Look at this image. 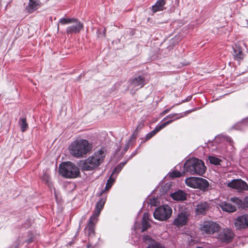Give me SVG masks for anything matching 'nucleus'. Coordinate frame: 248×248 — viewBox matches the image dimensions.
I'll use <instances>...</instances> for the list:
<instances>
[{
	"label": "nucleus",
	"mask_w": 248,
	"mask_h": 248,
	"mask_svg": "<svg viewBox=\"0 0 248 248\" xmlns=\"http://www.w3.org/2000/svg\"><path fill=\"white\" fill-rule=\"evenodd\" d=\"M228 186L235 189L238 192L248 190V185L241 179H234L228 184Z\"/></svg>",
	"instance_id": "nucleus-8"
},
{
	"label": "nucleus",
	"mask_w": 248,
	"mask_h": 248,
	"mask_svg": "<svg viewBox=\"0 0 248 248\" xmlns=\"http://www.w3.org/2000/svg\"><path fill=\"white\" fill-rule=\"evenodd\" d=\"M237 229H245L248 227V215H244L237 217L235 222Z\"/></svg>",
	"instance_id": "nucleus-13"
},
{
	"label": "nucleus",
	"mask_w": 248,
	"mask_h": 248,
	"mask_svg": "<svg viewBox=\"0 0 248 248\" xmlns=\"http://www.w3.org/2000/svg\"><path fill=\"white\" fill-rule=\"evenodd\" d=\"M126 162H121L118 165L120 166L121 168H123L124 166L125 165Z\"/></svg>",
	"instance_id": "nucleus-39"
},
{
	"label": "nucleus",
	"mask_w": 248,
	"mask_h": 248,
	"mask_svg": "<svg viewBox=\"0 0 248 248\" xmlns=\"http://www.w3.org/2000/svg\"><path fill=\"white\" fill-rule=\"evenodd\" d=\"M128 148V145H127V147L125 148V151H126Z\"/></svg>",
	"instance_id": "nucleus-42"
},
{
	"label": "nucleus",
	"mask_w": 248,
	"mask_h": 248,
	"mask_svg": "<svg viewBox=\"0 0 248 248\" xmlns=\"http://www.w3.org/2000/svg\"><path fill=\"white\" fill-rule=\"evenodd\" d=\"M185 183L193 188H199L203 191H207L209 189V182L202 178L190 177L186 179Z\"/></svg>",
	"instance_id": "nucleus-5"
},
{
	"label": "nucleus",
	"mask_w": 248,
	"mask_h": 248,
	"mask_svg": "<svg viewBox=\"0 0 248 248\" xmlns=\"http://www.w3.org/2000/svg\"><path fill=\"white\" fill-rule=\"evenodd\" d=\"M171 214V209L166 205L157 208L154 213V216L155 219L159 220H165L169 218Z\"/></svg>",
	"instance_id": "nucleus-6"
},
{
	"label": "nucleus",
	"mask_w": 248,
	"mask_h": 248,
	"mask_svg": "<svg viewBox=\"0 0 248 248\" xmlns=\"http://www.w3.org/2000/svg\"><path fill=\"white\" fill-rule=\"evenodd\" d=\"M170 177L171 178H177L180 177L182 175L180 172L178 170H174L170 173Z\"/></svg>",
	"instance_id": "nucleus-31"
},
{
	"label": "nucleus",
	"mask_w": 248,
	"mask_h": 248,
	"mask_svg": "<svg viewBox=\"0 0 248 248\" xmlns=\"http://www.w3.org/2000/svg\"><path fill=\"white\" fill-rule=\"evenodd\" d=\"M234 234L232 230L226 228L218 234L217 239L222 242H230L233 238Z\"/></svg>",
	"instance_id": "nucleus-10"
},
{
	"label": "nucleus",
	"mask_w": 248,
	"mask_h": 248,
	"mask_svg": "<svg viewBox=\"0 0 248 248\" xmlns=\"http://www.w3.org/2000/svg\"><path fill=\"white\" fill-rule=\"evenodd\" d=\"M99 216V215H96L95 213H94L90 217L88 223L94 225L97 221V218Z\"/></svg>",
	"instance_id": "nucleus-26"
},
{
	"label": "nucleus",
	"mask_w": 248,
	"mask_h": 248,
	"mask_svg": "<svg viewBox=\"0 0 248 248\" xmlns=\"http://www.w3.org/2000/svg\"><path fill=\"white\" fill-rule=\"evenodd\" d=\"M220 229L219 225L213 221L203 222L200 227V230L202 234H213L217 232Z\"/></svg>",
	"instance_id": "nucleus-7"
},
{
	"label": "nucleus",
	"mask_w": 248,
	"mask_h": 248,
	"mask_svg": "<svg viewBox=\"0 0 248 248\" xmlns=\"http://www.w3.org/2000/svg\"><path fill=\"white\" fill-rule=\"evenodd\" d=\"M243 53L241 50L240 49H234V57L235 59L237 60H241L243 58Z\"/></svg>",
	"instance_id": "nucleus-23"
},
{
	"label": "nucleus",
	"mask_w": 248,
	"mask_h": 248,
	"mask_svg": "<svg viewBox=\"0 0 248 248\" xmlns=\"http://www.w3.org/2000/svg\"><path fill=\"white\" fill-rule=\"evenodd\" d=\"M106 153L100 150L94 153L87 159L81 161L80 166L83 170H92L99 166L103 162Z\"/></svg>",
	"instance_id": "nucleus-1"
},
{
	"label": "nucleus",
	"mask_w": 248,
	"mask_h": 248,
	"mask_svg": "<svg viewBox=\"0 0 248 248\" xmlns=\"http://www.w3.org/2000/svg\"><path fill=\"white\" fill-rule=\"evenodd\" d=\"M185 170L191 175H202L206 170L203 162L196 158L187 160L184 164Z\"/></svg>",
	"instance_id": "nucleus-3"
},
{
	"label": "nucleus",
	"mask_w": 248,
	"mask_h": 248,
	"mask_svg": "<svg viewBox=\"0 0 248 248\" xmlns=\"http://www.w3.org/2000/svg\"><path fill=\"white\" fill-rule=\"evenodd\" d=\"M182 117V116L177 117L176 118H174L173 120H171L168 121L165 123H163L162 124H161L159 125H157V126L158 127V129L160 130L162 129H163V128H164L165 127H166L167 125L170 124L174 120H177Z\"/></svg>",
	"instance_id": "nucleus-27"
},
{
	"label": "nucleus",
	"mask_w": 248,
	"mask_h": 248,
	"mask_svg": "<svg viewBox=\"0 0 248 248\" xmlns=\"http://www.w3.org/2000/svg\"><path fill=\"white\" fill-rule=\"evenodd\" d=\"M31 241H29V243H31Z\"/></svg>",
	"instance_id": "nucleus-43"
},
{
	"label": "nucleus",
	"mask_w": 248,
	"mask_h": 248,
	"mask_svg": "<svg viewBox=\"0 0 248 248\" xmlns=\"http://www.w3.org/2000/svg\"><path fill=\"white\" fill-rule=\"evenodd\" d=\"M219 206L222 210L228 212H233L236 210L235 206L232 205L231 203L226 202H221Z\"/></svg>",
	"instance_id": "nucleus-19"
},
{
	"label": "nucleus",
	"mask_w": 248,
	"mask_h": 248,
	"mask_svg": "<svg viewBox=\"0 0 248 248\" xmlns=\"http://www.w3.org/2000/svg\"><path fill=\"white\" fill-rule=\"evenodd\" d=\"M135 138V137L134 135V134H132V136H131V138Z\"/></svg>",
	"instance_id": "nucleus-41"
},
{
	"label": "nucleus",
	"mask_w": 248,
	"mask_h": 248,
	"mask_svg": "<svg viewBox=\"0 0 248 248\" xmlns=\"http://www.w3.org/2000/svg\"><path fill=\"white\" fill-rule=\"evenodd\" d=\"M122 169L120 167L119 165H118L113 170L111 175L113 176V175L114 173H118L122 170Z\"/></svg>",
	"instance_id": "nucleus-33"
},
{
	"label": "nucleus",
	"mask_w": 248,
	"mask_h": 248,
	"mask_svg": "<svg viewBox=\"0 0 248 248\" xmlns=\"http://www.w3.org/2000/svg\"><path fill=\"white\" fill-rule=\"evenodd\" d=\"M191 96H188V97L187 98V99H186V101H188L189 100H190L191 99Z\"/></svg>",
	"instance_id": "nucleus-40"
},
{
	"label": "nucleus",
	"mask_w": 248,
	"mask_h": 248,
	"mask_svg": "<svg viewBox=\"0 0 248 248\" xmlns=\"http://www.w3.org/2000/svg\"><path fill=\"white\" fill-rule=\"evenodd\" d=\"M166 0H158L155 5L152 6V10L154 13L158 11H163L165 8Z\"/></svg>",
	"instance_id": "nucleus-17"
},
{
	"label": "nucleus",
	"mask_w": 248,
	"mask_h": 248,
	"mask_svg": "<svg viewBox=\"0 0 248 248\" xmlns=\"http://www.w3.org/2000/svg\"><path fill=\"white\" fill-rule=\"evenodd\" d=\"M71 24L72 25L68 26L66 29L67 34H77L83 28V24L76 18Z\"/></svg>",
	"instance_id": "nucleus-11"
},
{
	"label": "nucleus",
	"mask_w": 248,
	"mask_h": 248,
	"mask_svg": "<svg viewBox=\"0 0 248 248\" xmlns=\"http://www.w3.org/2000/svg\"><path fill=\"white\" fill-rule=\"evenodd\" d=\"M69 148L72 155L76 157H81L92 150V146L86 140L79 139L72 142Z\"/></svg>",
	"instance_id": "nucleus-2"
},
{
	"label": "nucleus",
	"mask_w": 248,
	"mask_h": 248,
	"mask_svg": "<svg viewBox=\"0 0 248 248\" xmlns=\"http://www.w3.org/2000/svg\"><path fill=\"white\" fill-rule=\"evenodd\" d=\"M159 131L160 130L158 129V127L156 126L153 131L149 132L146 135L145 137V140H149Z\"/></svg>",
	"instance_id": "nucleus-25"
},
{
	"label": "nucleus",
	"mask_w": 248,
	"mask_h": 248,
	"mask_svg": "<svg viewBox=\"0 0 248 248\" xmlns=\"http://www.w3.org/2000/svg\"><path fill=\"white\" fill-rule=\"evenodd\" d=\"M19 124L20 126L22 132H24L27 129L28 127V124L26 122V119L25 118L19 119Z\"/></svg>",
	"instance_id": "nucleus-22"
},
{
	"label": "nucleus",
	"mask_w": 248,
	"mask_h": 248,
	"mask_svg": "<svg viewBox=\"0 0 248 248\" xmlns=\"http://www.w3.org/2000/svg\"><path fill=\"white\" fill-rule=\"evenodd\" d=\"M43 180L46 183H48L49 182L50 178L48 175L46 174H44L42 177Z\"/></svg>",
	"instance_id": "nucleus-34"
},
{
	"label": "nucleus",
	"mask_w": 248,
	"mask_h": 248,
	"mask_svg": "<svg viewBox=\"0 0 248 248\" xmlns=\"http://www.w3.org/2000/svg\"><path fill=\"white\" fill-rule=\"evenodd\" d=\"M79 173L78 168L70 162L63 163L59 166V173L63 177L75 178L78 175Z\"/></svg>",
	"instance_id": "nucleus-4"
},
{
	"label": "nucleus",
	"mask_w": 248,
	"mask_h": 248,
	"mask_svg": "<svg viewBox=\"0 0 248 248\" xmlns=\"http://www.w3.org/2000/svg\"><path fill=\"white\" fill-rule=\"evenodd\" d=\"M170 109H171V108L165 109V110H164L162 112V114H165L167 113L168 112H169L170 110Z\"/></svg>",
	"instance_id": "nucleus-38"
},
{
	"label": "nucleus",
	"mask_w": 248,
	"mask_h": 248,
	"mask_svg": "<svg viewBox=\"0 0 248 248\" xmlns=\"http://www.w3.org/2000/svg\"><path fill=\"white\" fill-rule=\"evenodd\" d=\"M210 204L206 202H202L196 205L195 212L197 215H205L209 210Z\"/></svg>",
	"instance_id": "nucleus-14"
},
{
	"label": "nucleus",
	"mask_w": 248,
	"mask_h": 248,
	"mask_svg": "<svg viewBox=\"0 0 248 248\" xmlns=\"http://www.w3.org/2000/svg\"><path fill=\"white\" fill-rule=\"evenodd\" d=\"M177 114H171L166 116L164 119H169V118H173L175 116H177Z\"/></svg>",
	"instance_id": "nucleus-37"
},
{
	"label": "nucleus",
	"mask_w": 248,
	"mask_h": 248,
	"mask_svg": "<svg viewBox=\"0 0 248 248\" xmlns=\"http://www.w3.org/2000/svg\"><path fill=\"white\" fill-rule=\"evenodd\" d=\"M230 201L232 202L235 203L238 206H241L243 203L242 201L236 197L231 198Z\"/></svg>",
	"instance_id": "nucleus-30"
},
{
	"label": "nucleus",
	"mask_w": 248,
	"mask_h": 248,
	"mask_svg": "<svg viewBox=\"0 0 248 248\" xmlns=\"http://www.w3.org/2000/svg\"><path fill=\"white\" fill-rule=\"evenodd\" d=\"M150 227L149 221L142 220V232L146 231Z\"/></svg>",
	"instance_id": "nucleus-32"
},
{
	"label": "nucleus",
	"mask_w": 248,
	"mask_h": 248,
	"mask_svg": "<svg viewBox=\"0 0 248 248\" xmlns=\"http://www.w3.org/2000/svg\"><path fill=\"white\" fill-rule=\"evenodd\" d=\"M143 239L144 242L148 244L146 248H166L160 243L154 240L149 235L144 236Z\"/></svg>",
	"instance_id": "nucleus-12"
},
{
	"label": "nucleus",
	"mask_w": 248,
	"mask_h": 248,
	"mask_svg": "<svg viewBox=\"0 0 248 248\" xmlns=\"http://www.w3.org/2000/svg\"><path fill=\"white\" fill-rule=\"evenodd\" d=\"M208 159L211 164L215 165H219L221 161V160L218 158L213 156H209L208 157Z\"/></svg>",
	"instance_id": "nucleus-24"
},
{
	"label": "nucleus",
	"mask_w": 248,
	"mask_h": 248,
	"mask_svg": "<svg viewBox=\"0 0 248 248\" xmlns=\"http://www.w3.org/2000/svg\"><path fill=\"white\" fill-rule=\"evenodd\" d=\"M106 202V198H101V199L97 202L96 204L94 213L96 215H100V212L104 207Z\"/></svg>",
	"instance_id": "nucleus-20"
},
{
	"label": "nucleus",
	"mask_w": 248,
	"mask_h": 248,
	"mask_svg": "<svg viewBox=\"0 0 248 248\" xmlns=\"http://www.w3.org/2000/svg\"><path fill=\"white\" fill-rule=\"evenodd\" d=\"M114 179L113 178L112 175H111L107 181V184H106V185L105 186V189L104 190H102L100 194V195H102L105 192V190H108L109 189L111 188V187L112 186L114 183Z\"/></svg>",
	"instance_id": "nucleus-21"
},
{
	"label": "nucleus",
	"mask_w": 248,
	"mask_h": 248,
	"mask_svg": "<svg viewBox=\"0 0 248 248\" xmlns=\"http://www.w3.org/2000/svg\"><path fill=\"white\" fill-rule=\"evenodd\" d=\"M171 197L174 200L184 201L186 199V194L182 190H178L171 194Z\"/></svg>",
	"instance_id": "nucleus-18"
},
{
	"label": "nucleus",
	"mask_w": 248,
	"mask_h": 248,
	"mask_svg": "<svg viewBox=\"0 0 248 248\" xmlns=\"http://www.w3.org/2000/svg\"><path fill=\"white\" fill-rule=\"evenodd\" d=\"M73 20H75V18H62L60 20L59 23L62 25L71 24Z\"/></svg>",
	"instance_id": "nucleus-28"
},
{
	"label": "nucleus",
	"mask_w": 248,
	"mask_h": 248,
	"mask_svg": "<svg viewBox=\"0 0 248 248\" xmlns=\"http://www.w3.org/2000/svg\"><path fill=\"white\" fill-rule=\"evenodd\" d=\"M149 215L148 213H145L143 214L142 221H149Z\"/></svg>",
	"instance_id": "nucleus-35"
},
{
	"label": "nucleus",
	"mask_w": 248,
	"mask_h": 248,
	"mask_svg": "<svg viewBox=\"0 0 248 248\" xmlns=\"http://www.w3.org/2000/svg\"><path fill=\"white\" fill-rule=\"evenodd\" d=\"M129 82V88L135 90L142 88L145 84V78L141 76L130 79Z\"/></svg>",
	"instance_id": "nucleus-9"
},
{
	"label": "nucleus",
	"mask_w": 248,
	"mask_h": 248,
	"mask_svg": "<svg viewBox=\"0 0 248 248\" xmlns=\"http://www.w3.org/2000/svg\"><path fill=\"white\" fill-rule=\"evenodd\" d=\"M94 225L88 223L85 228L86 231L88 232V233L91 236L94 234Z\"/></svg>",
	"instance_id": "nucleus-29"
},
{
	"label": "nucleus",
	"mask_w": 248,
	"mask_h": 248,
	"mask_svg": "<svg viewBox=\"0 0 248 248\" xmlns=\"http://www.w3.org/2000/svg\"><path fill=\"white\" fill-rule=\"evenodd\" d=\"M244 205L245 207L248 208V197L245 198L244 201Z\"/></svg>",
	"instance_id": "nucleus-36"
},
{
	"label": "nucleus",
	"mask_w": 248,
	"mask_h": 248,
	"mask_svg": "<svg viewBox=\"0 0 248 248\" xmlns=\"http://www.w3.org/2000/svg\"><path fill=\"white\" fill-rule=\"evenodd\" d=\"M40 5V1L38 0H29L28 5L26 9L30 13H32L37 10Z\"/></svg>",
	"instance_id": "nucleus-16"
},
{
	"label": "nucleus",
	"mask_w": 248,
	"mask_h": 248,
	"mask_svg": "<svg viewBox=\"0 0 248 248\" xmlns=\"http://www.w3.org/2000/svg\"><path fill=\"white\" fill-rule=\"evenodd\" d=\"M187 221V216L186 213L181 212L179 214L173 221V223L178 227H181L186 224Z\"/></svg>",
	"instance_id": "nucleus-15"
}]
</instances>
